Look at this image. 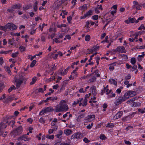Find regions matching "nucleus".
Here are the masks:
<instances>
[{
	"mask_svg": "<svg viewBox=\"0 0 145 145\" xmlns=\"http://www.w3.org/2000/svg\"><path fill=\"white\" fill-rule=\"evenodd\" d=\"M142 29H145V27L142 24L141 26L138 28V29L140 30Z\"/></svg>",
	"mask_w": 145,
	"mask_h": 145,
	"instance_id": "69168bd1",
	"label": "nucleus"
},
{
	"mask_svg": "<svg viewBox=\"0 0 145 145\" xmlns=\"http://www.w3.org/2000/svg\"><path fill=\"white\" fill-rule=\"evenodd\" d=\"M14 11V9H13L12 7H11L10 8L8 9L7 10V11L10 13H13Z\"/></svg>",
	"mask_w": 145,
	"mask_h": 145,
	"instance_id": "c03bdc74",
	"label": "nucleus"
},
{
	"mask_svg": "<svg viewBox=\"0 0 145 145\" xmlns=\"http://www.w3.org/2000/svg\"><path fill=\"white\" fill-rule=\"evenodd\" d=\"M5 87L4 84L3 83H0V92L2 91L3 89Z\"/></svg>",
	"mask_w": 145,
	"mask_h": 145,
	"instance_id": "4c0bfd02",
	"label": "nucleus"
},
{
	"mask_svg": "<svg viewBox=\"0 0 145 145\" xmlns=\"http://www.w3.org/2000/svg\"><path fill=\"white\" fill-rule=\"evenodd\" d=\"M0 29L1 30H3L6 31L7 29L6 25L4 26H0Z\"/></svg>",
	"mask_w": 145,
	"mask_h": 145,
	"instance_id": "f704fd0d",
	"label": "nucleus"
},
{
	"mask_svg": "<svg viewBox=\"0 0 145 145\" xmlns=\"http://www.w3.org/2000/svg\"><path fill=\"white\" fill-rule=\"evenodd\" d=\"M106 126L108 128H112L114 127V125L113 123H109L107 124Z\"/></svg>",
	"mask_w": 145,
	"mask_h": 145,
	"instance_id": "bb28decb",
	"label": "nucleus"
},
{
	"mask_svg": "<svg viewBox=\"0 0 145 145\" xmlns=\"http://www.w3.org/2000/svg\"><path fill=\"white\" fill-rule=\"evenodd\" d=\"M123 115V112L122 111L119 112H118L116 115V118H120Z\"/></svg>",
	"mask_w": 145,
	"mask_h": 145,
	"instance_id": "4be33fe9",
	"label": "nucleus"
},
{
	"mask_svg": "<svg viewBox=\"0 0 145 145\" xmlns=\"http://www.w3.org/2000/svg\"><path fill=\"white\" fill-rule=\"evenodd\" d=\"M116 50L117 52L120 53H125L126 50L124 47L122 46H119L116 48Z\"/></svg>",
	"mask_w": 145,
	"mask_h": 145,
	"instance_id": "9d476101",
	"label": "nucleus"
},
{
	"mask_svg": "<svg viewBox=\"0 0 145 145\" xmlns=\"http://www.w3.org/2000/svg\"><path fill=\"white\" fill-rule=\"evenodd\" d=\"M14 99L13 97L10 96L7 98V100L8 101H11Z\"/></svg>",
	"mask_w": 145,
	"mask_h": 145,
	"instance_id": "6e6d98bb",
	"label": "nucleus"
},
{
	"mask_svg": "<svg viewBox=\"0 0 145 145\" xmlns=\"http://www.w3.org/2000/svg\"><path fill=\"white\" fill-rule=\"evenodd\" d=\"M83 100V98H82L81 99L80 98H79V99H77L76 101H74L73 104L72 106H74L76 105H77L80 102H81Z\"/></svg>",
	"mask_w": 145,
	"mask_h": 145,
	"instance_id": "6ab92c4d",
	"label": "nucleus"
},
{
	"mask_svg": "<svg viewBox=\"0 0 145 145\" xmlns=\"http://www.w3.org/2000/svg\"><path fill=\"white\" fill-rule=\"evenodd\" d=\"M92 14V12L91 10H89L88 12L84 14L83 16H81V19H84L87 17L90 16Z\"/></svg>",
	"mask_w": 145,
	"mask_h": 145,
	"instance_id": "f8f14e48",
	"label": "nucleus"
},
{
	"mask_svg": "<svg viewBox=\"0 0 145 145\" xmlns=\"http://www.w3.org/2000/svg\"><path fill=\"white\" fill-rule=\"evenodd\" d=\"M54 137V135H47L46 136V138L50 139H53Z\"/></svg>",
	"mask_w": 145,
	"mask_h": 145,
	"instance_id": "58836bf2",
	"label": "nucleus"
},
{
	"mask_svg": "<svg viewBox=\"0 0 145 145\" xmlns=\"http://www.w3.org/2000/svg\"><path fill=\"white\" fill-rule=\"evenodd\" d=\"M48 100L52 101H54V100H56L57 99V98L56 97H48Z\"/></svg>",
	"mask_w": 145,
	"mask_h": 145,
	"instance_id": "473e14b6",
	"label": "nucleus"
},
{
	"mask_svg": "<svg viewBox=\"0 0 145 145\" xmlns=\"http://www.w3.org/2000/svg\"><path fill=\"white\" fill-rule=\"evenodd\" d=\"M99 46H95V47H93L92 48L94 52H96L99 49Z\"/></svg>",
	"mask_w": 145,
	"mask_h": 145,
	"instance_id": "09e8293b",
	"label": "nucleus"
},
{
	"mask_svg": "<svg viewBox=\"0 0 145 145\" xmlns=\"http://www.w3.org/2000/svg\"><path fill=\"white\" fill-rule=\"evenodd\" d=\"M90 89L91 90L92 94L94 96L96 95L97 94V92L95 87L93 86H92L90 88Z\"/></svg>",
	"mask_w": 145,
	"mask_h": 145,
	"instance_id": "4468645a",
	"label": "nucleus"
},
{
	"mask_svg": "<svg viewBox=\"0 0 145 145\" xmlns=\"http://www.w3.org/2000/svg\"><path fill=\"white\" fill-rule=\"evenodd\" d=\"M96 80V77L95 76H93L91 77L88 80V82L91 83L95 82Z\"/></svg>",
	"mask_w": 145,
	"mask_h": 145,
	"instance_id": "a211bd4d",
	"label": "nucleus"
},
{
	"mask_svg": "<svg viewBox=\"0 0 145 145\" xmlns=\"http://www.w3.org/2000/svg\"><path fill=\"white\" fill-rule=\"evenodd\" d=\"M18 54V52L14 53H13L12 54V57L13 58L17 56Z\"/></svg>",
	"mask_w": 145,
	"mask_h": 145,
	"instance_id": "79ce46f5",
	"label": "nucleus"
},
{
	"mask_svg": "<svg viewBox=\"0 0 145 145\" xmlns=\"http://www.w3.org/2000/svg\"><path fill=\"white\" fill-rule=\"evenodd\" d=\"M68 105L66 104L65 100H62L59 103V105L56 107L55 110L56 112L66 111L68 109Z\"/></svg>",
	"mask_w": 145,
	"mask_h": 145,
	"instance_id": "f257e3e1",
	"label": "nucleus"
},
{
	"mask_svg": "<svg viewBox=\"0 0 145 145\" xmlns=\"http://www.w3.org/2000/svg\"><path fill=\"white\" fill-rule=\"evenodd\" d=\"M140 103L138 102H134L132 105V106L134 107H138L140 106Z\"/></svg>",
	"mask_w": 145,
	"mask_h": 145,
	"instance_id": "412c9836",
	"label": "nucleus"
},
{
	"mask_svg": "<svg viewBox=\"0 0 145 145\" xmlns=\"http://www.w3.org/2000/svg\"><path fill=\"white\" fill-rule=\"evenodd\" d=\"M131 63L133 65H134L136 63V59L135 58H132L131 59Z\"/></svg>",
	"mask_w": 145,
	"mask_h": 145,
	"instance_id": "a19ab883",
	"label": "nucleus"
},
{
	"mask_svg": "<svg viewBox=\"0 0 145 145\" xmlns=\"http://www.w3.org/2000/svg\"><path fill=\"white\" fill-rule=\"evenodd\" d=\"M66 25L65 24H62L61 25H57V27L59 28H61L62 27H66Z\"/></svg>",
	"mask_w": 145,
	"mask_h": 145,
	"instance_id": "13d9d810",
	"label": "nucleus"
},
{
	"mask_svg": "<svg viewBox=\"0 0 145 145\" xmlns=\"http://www.w3.org/2000/svg\"><path fill=\"white\" fill-rule=\"evenodd\" d=\"M87 9V7L86 4H84L81 7V9L84 11L86 10Z\"/></svg>",
	"mask_w": 145,
	"mask_h": 145,
	"instance_id": "72a5a7b5",
	"label": "nucleus"
},
{
	"mask_svg": "<svg viewBox=\"0 0 145 145\" xmlns=\"http://www.w3.org/2000/svg\"><path fill=\"white\" fill-rule=\"evenodd\" d=\"M130 23H133L135 22V18H129Z\"/></svg>",
	"mask_w": 145,
	"mask_h": 145,
	"instance_id": "774afa93",
	"label": "nucleus"
},
{
	"mask_svg": "<svg viewBox=\"0 0 145 145\" xmlns=\"http://www.w3.org/2000/svg\"><path fill=\"white\" fill-rule=\"evenodd\" d=\"M83 137V135L80 132L75 133L72 135L71 137V139L78 140Z\"/></svg>",
	"mask_w": 145,
	"mask_h": 145,
	"instance_id": "f03ea898",
	"label": "nucleus"
},
{
	"mask_svg": "<svg viewBox=\"0 0 145 145\" xmlns=\"http://www.w3.org/2000/svg\"><path fill=\"white\" fill-rule=\"evenodd\" d=\"M83 141L87 143H88L90 142V141L86 137L84 138L83 139Z\"/></svg>",
	"mask_w": 145,
	"mask_h": 145,
	"instance_id": "e2e57ef3",
	"label": "nucleus"
},
{
	"mask_svg": "<svg viewBox=\"0 0 145 145\" xmlns=\"http://www.w3.org/2000/svg\"><path fill=\"white\" fill-rule=\"evenodd\" d=\"M111 94H112L111 96L110 95H108V98H110L112 97H114L116 95L115 93H113V92H112L111 93Z\"/></svg>",
	"mask_w": 145,
	"mask_h": 145,
	"instance_id": "49530a36",
	"label": "nucleus"
},
{
	"mask_svg": "<svg viewBox=\"0 0 145 145\" xmlns=\"http://www.w3.org/2000/svg\"><path fill=\"white\" fill-rule=\"evenodd\" d=\"M16 89V88L15 86L14 85H12V86L10 87V88L8 89V92L10 93L11 91L13 90H15Z\"/></svg>",
	"mask_w": 145,
	"mask_h": 145,
	"instance_id": "7c9ffc66",
	"label": "nucleus"
},
{
	"mask_svg": "<svg viewBox=\"0 0 145 145\" xmlns=\"http://www.w3.org/2000/svg\"><path fill=\"white\" fill-rule=\"evenodd\" d=\"M19 48L21 51H24L25 50V47L22 46H20Z\"/></svg>",
	"mask_w": 145,
	"mask_h": 145,
	"instance_id": "5fc2aeb1",
	"label": "nucleus"
},
{
	"mask_svg": "<svg viewBox=\"0 0 145 145\" xmlns=\"http://www.w3.org/2000/svg\"><path fill=\"white\" fill-rule=\"evenodd\" d=\"M94 56V54L92 55L90 57V59L89 60V65H93V62H91V61L92 59V57Z\"/></svg>",
	"mask_w": 145,
	"mask_h": 145,
	"instance_id": "c9c22d12",
	"label": "nucleus"
},
{
	"mask_svg": "<svg viewBox=\"0 0 145 145\" xmlns=\"http://www.w3.org/2000/svg\"><path fill=\"white\" fill-rule=\"evenodd\" d=\"M22 128L21 126H19L15 130H14L12 133L15 136L18 135L22 133Z\"/></svg>",
	"mask_w": 145,
	"mask_h": 145,
	"instance_id": "39448f33",
	"label": "nucleus"
},
{
	"mask_svg": "<svg viewBox=\"0 0 145 145\" xmlns=\"http://www.w3.org/2000/svg\"><path fill=\"white\" fill-rule=\"evenodd\" d=\"M93 73H92L91 74H89L87 76H84L83 77H82L80 78V79L81 80H82L83 79H87L88 78V77L91 76L93 74Z\"/></svg>",
	"mask_w": 145,
	"mask_h": 145,
	"instance_id": "c756f323",
	"label": "nucleus"
},
{
	"mask_svg": "<svg viewBox=\"0 0 145 145\" xmlns=\"http://www.w3.org/2000/svg\"><path fill=\"white\" fill-rule=\"evenodd\" d=\"M54 110L51 107H47L43 109L39 113V115H42L44 113L52 112Z\"/></svg>",
	"mask_w": 145,
	"mask_h": 145,
	"instance_id": "423d86ee",
	"label": "nucleus"
},
{
	"mask_svg": "<svg viewBox=\"0 0 145 145\" xmlns=\"http://www.w3.org/2000/svg\"><path fill=\"white\" fill-rule=\"evenodd\" d=\"M121 56L122 58H123L125 60H127L128 59V57L127 55L123 54L121 55Z\"/></svg>",
	"mask_w": 145,
	"mask_h": 145,
	"instance_id": "680f3d73",
	"label": "nucleus"
},
{
	"mask_svg": "<svg viewBox=\"0 0 145 145\" xmlns=\"http://www.w3.org/2000/svg\"><path fill=\"white\" fill-rule=\"evenodd\" d=\"M67 69H65L63 72H60V74L62 75H64L67 73Z\"/></svg>",
	"mask_w": 145,
	"mask_h": 145,
	"instance_id": "a18cd8bd",
	"label": "nucleus"
},
{
	"mask_svg": "<svg viewBox=\"0 0 145 145\" xmlns=\"http://www.w3.org/2000/svg\"><path fill=\"white\" fill-rule=\"evenodd\" d=\"M71 74L73 76V78H74L76 77L77 76V73L76 72V70H74L71 73Z\"/></svg>",
	"mask_w": 145,
	"mask_h": 145,
	"instance_id": "5701e85b",
	"label": "nucleus"
},
{
	"mask_svg": "<svg viewBox=\"0 0 145 145\" xmlns=\"http://www.w3.org/2000/svg\"><path fill=\"white\" fill-rule=\"evenodd\" d=\"M13 9L14 10L16 9H20L22 7V5L20 3L15 4L13 5L12 6Z\"/></svg>",
	"mask_w": 145,
	"mask_h": 145,
	"instance_id": "2eb2a0df",
	"label": "nucleus"
},
{
	"mask_svg": "<svg viewBox=\"0 0 145 145\" xmlns=\"http://www.w3.org/2000/svg\"><path fill=\"white\" fill-rule=\"evenodd\" d=\"M125 101V99L123 96H119L117 97L116 101L114 102V103L116 105L118 106Z\"/></svg>",
	"mask_w": 145,
	"mask_h": 145,
	"instance_id": "7ed1b4c3",
	"label": "nucleus"
},
{
	"mask_svg": "<svg viewBox=\"0 0 145 145\" xmlns=\"http://www.w3.org/2000/svg\"><path fill=\"white\" fill-rule=\"evenodd\" d=\"M36 80L37 79L36 77L34 76L33 77L32 79V81L30 83V84L32 85L34 84Z\"/></svg>",
	"mask_w": 145,
	"mask_h": 145,
	"instance_id": "2f4dec72",
	"label": "nucleus"
},
{
	"mask_svg": "<svg viewBox=\"0 0 145 145\" xmlns=\"http://www.w3.org/2000/svg\"><path fill=\"white\" fill-rule=\"evenodd\" d=\"M89 21H87L86 22V25L85 26L86 27L87 29H88L89 28Z\"/></svg>",
	"mask_w": 145,
	"mask_h": 145,
	"instance_id": "603ef678",
	"label": "nucleus"
},
{
	"mask_svg": "<svg viewBox=\"0 0 145 145\" xmlns=\"http://www.w3.org/2000/svg\"><path fill=\"white\" fill-rule=\"evenodd\" d=\"M84 115L83 114H82L78 116L77 118L76 119L77 121H80V120L81 118H84Z\"/></svg>",
	"mask_w": 145,
	"mask_h": 145,
	"instance_id": "c85d7f7f",
	"label": "nucleus"
},
{
	"mask_svg": "<svg viewBox=\"0 0 145 145\" xmlns=\"http://www.w3.org/2000/svg\"><path fill=\"white\" fill-rule=\"evenodd\" d=\"M131 75L130 74H128L127 76H125V80H128L131 78Z\"/></svg>",
	"mask_w": 145,
	"mask_h": 145,
	"instance_id": "338daca9",
	"label": "nucleus"
},
{
	"mask_svg": "<svg viewBox=\"0 0 145 145\" xmlns=\"http://www.w3.org/2000/svg\"><path fill=\"white\" fill-rule=\"evenodd\" d=\"M90 39V36L89 35H87L85 37V40L86 41H89Z\"/></svg>",
	"mask_w": 145,
	"mask_h": 145,
	"instance_id": "e433bc0d",
	"label": "nucleus"
},
{
	"mask_svg": "<svg viewBox=\"0 0 145 145\" xmlns=\"http://www.w3.org/2000/svg\"><path fill=\"white\" fill-rule=\"evenodd\" d=\"M12 51V50H9L7 51H0V54H8L10 53H11Z\"/></svg>",
	"mask_w": 145,
	"mask_h": 145,
	"instance_id": "f3484780",
	"label": "nucleus"
},
{
	"mask_svg": "<svg viewBox=\"0 0 145 145\" xmlns=\"http://www.w3.org/2000/svg\"><path fill=\"white\" fill-rule=\"evenodd\" d=\"M6 27H7V29H9L10 30H13L16 29L17 28V27L14 24L8 23L6 25Z\"/></svg>",
	"mask_w": 145,
	"mask_h": 145,
	"instance_id": "6e6552de",
	"label": "nucleus"
},
{
	"mask_svg": "<svg viewBox=\"0 0 145 145\" xmlns=\"http://www.w3.org/2000/svg\"><path fill=\"white\" fill-rule=\"evenodd\" d=\"M98 16L97 15H95L92 16V19L94 20H97L98 19Z\"/></svg>",
	"mask_w": 145,
	"mask_h": 145,
	"instance_id": "4d7b16f0",
	"label": "nucleus"
},
{
	"mask_svg": "<svg viewBox=\"0 0 145 145\" xmlns=\"http://www.w3.org/2000/svg\"><path fill=\"white\" fill-rule=\"evenodd\" d=\"M130 91V94H131L132 95V97L133 96L135 95H136V92L133 91Z\"/></svg>",
	"mask_w": 145,
	"mask_h": 145,
	"instance_id": "864d4df0",
	"label": "nucleus"
},
{
	"mask_svg": "<svg viewBox=\"0 0 145 145\" xmlns=\"http://www.w3.org/2000/svg\"><path fill=\"white\" fill-rule=\"evenodd\" d=\"M18 140L19 141L24 140V141H27L29 140L30 138L28 137L26 135H24L21 136L18 138Z\"/></svg>",
	"mask_w": 145,
	"mask_h": 145,
	"instance_id": "9b49d317",
	"label": "nucleus"
},
{
	"mask_svg": "<svg viewBox=\"0 0 145 145\" xmlns=\"http://www.w3.org/2000/svg\"><path fill=\"white\" fill-rule=\"evenodd\" d=\"M87 100L86 99H84V103L82 105L83 106H86L87 104Z\"/></svg>",
	"mask_w": 145,
	"mask_h": 145,
	"instance_id": "37998d69",
	"label": "nucleus"
},
{
	"mask_svg": "<svg viewBox=\"0 0 145 145\" xmlns=\"http://www.w3.org/2000/svg\"><path fill=\"white\" fill-rule=\"evenodd\" d=\"M14 80L16 83V88L17 89H18L22 83L24 79L22 78H20L17 79L16 77H15Z\"/></svg>",
	"mask_w": 145,
	"mask_h": 145,
	"instance_id": "20e7f679",
	"label": "nucleus"
},
{
	"mask_svg": "<svg viewBox=\"0 0 145 145\" xmlns=\"http://www.w3.org/2000/svg\"><path fill=\"white\" fill-rule=\"evenodd\" d=\"M123 97L125 98L126 100V99H129L131 97H132V95L131 94V95L130 94V91H129L126 92Z\"/></svg>",
	"mask_w": 145,
	"mask_h": 145,
	"instance_id": "ddd939ff",
	"label": "nucleus"
},
{
	"mask_svg": "<svg viewBox=\"0 0 145 145\" xmlns=\"http://www.w3.org/2000/svg\"><path fill=\"white\" fill-rule=\"evenodd\" d=\"M53 128L52 129H50L48 131L49 134H50L53 133L54 131H56L57 130V126H55V127H53Z\"/></svg>",
	"mask_w": 145,
	"mask_h": 145,
	"instance_id": "aec40b11",
	"label": "nucleus"
},
{
	"mask_svg": "<svg viewBox=\"0 0 145 145\" xmlns=\"http://www.w3.org/2000/svg\"><path fill=\"white\" fill-rule=\"evenodd\" d=\"M38 2L37 1H36L33 5V9L34 11L36 12L37 10V5Z\"/></svg>",
	"mask_w": 145,
	"mask_h": 145,
	"instance_id": "393cba45",
	"label": "nucleus"
},
{
	"mask_svg": "<svg viewBox=\"0 0 145 145\" xmlns=\"http://www.w3.org/2000/svg\"><path fill=\"white\" fill-rule=\"evenodd\" d=\"M5 69L6 71L9 74L10 73V72H11V71L10 70V68L9 67H6Z\"/></svg>",
	"mask_w": 145,
	"mask_h": 145,
	"instance_id": "3c124183",
	"label": "nucleus"
},
{
	"mask_svg": "<svg viewBox=\"0 0 145 145\" xmlns=\"http://www.w3.org/2000/svg\"><path fill=\"white\" fill-rule=\"evenodd\" d=\"M32 7V5L31 4L27 5L23 7V9L24 10H26Z\"/></svg>",
	"mask_w": 145,
	"mask_h": 145,
	"instance_id": "a878e982",
	"label": "nucleus"
},
{
	"mask_svg": "<svg viewBox=\"0 0 145 145\" xmlns=\"http://www.w3.org/2000/svg\"><path fill=\"white\" fill-rule=\"evenodd\" d=\"M36 60H33L31 63L30 66L31 67H33L34 65H35V64H36Z\"/></svg>",
	"mask_w": 145,
	"mask_h": 145,
	"instance_id": "ea45409f",
	"label": "nucleus"
},
{
	"mask_svg": "<svg viewBox=\"0 0 145 145\" xmlns=\"http://www.w3.org/2000/svg\"><path fill=\"white\" fill-rule=\"evenodd\" d=\"M109 82L111 84H113L115 85H117V82L116 81H115V80L113 79H111L109 80Z\"/></svg>",
	"mask_w": 145,
	"mask_h": 145,
	"instance_id": "b1692460",
	"label": "nucleus"
},
{
	"mask_svg": "<svg viewBox=\"0 0 145 145\" xmlns=\"http://www.w3.org/2000/svg\"><path fill=\"white\" fill-rule=\"evenodd\" d=\"M133 3L134 5L133 6V8H135L137 10H140L141 9L142 6L141 4H139L138 2L136 1H133Z\"/></svg>",
	"mask_w": 145,
	"mask_h": 145,
	"instance_id": "0eeeda50",
	"label": "nucleus"
},
{
	"mask_svg": "<svg viewBox=\"0 0 145 145\" xmlns=\"http://www.w3.org/2000/svg\"><path fill=\"white\" fill-rule=\"evenodd\" d=\"M72 18L71 16H69L67 17V21L69 23H70L71 21L72 20Z\"/></svg>",
	"mask_w": 145,
	"mask_h": 145,
	"instance_id": "052dcab7",
	"label": "nucleus"
},
{
	"mask_svg": "<svg viewBox=\"0 0 145 145\" xmlns=\"http://www.w3.org/2000/svg\"><path fill=\"white\" fill-rule=\"evenodd\" d=\"M63 134V131H62L60 130L59 131V133L56 135V136L57 138H61V136Z\"/></svg>",
	"mask_w": 145,
	"mask_h": 145,
	"instance_id": "cd10ccee",
	"label": "nucleus"
},
{
	"mask_svg": "<svg viewBox=\"0 0 145 145\" xmlns=\"http://www.w3.org/2000/svg\"><path fill=\"white\" fill-rule=\"evenodd\" d=\"M93 123L92 122L90 124H89L86 127L87 129H90L93 126Z\"/></svg>",
	"mask_w": 145,
	"mask_h": 145,
	"instance_id": "de8ad7c7",
	"label": "nucleus"
},
{
	"mask_svg": "<svg viewBox=\"0 0 145 145\" xmlns=\"http://www.w3.org/2000/svg\"><path fill=\"white\" fill-rule=\"evenodd\" d=\"M101 139L105 140L106 137L104 135H101L99 137Z\"/></svg>",
	"mask_w": 145,
	"mask_h": 145,
	"instance_id": "bf43d9fd",
	"label": "nucleus"
},
{
	"mask_svg": "<svg viewBox=\"0 0 145 145\" xmlns=\"http://www.w3.org/2000/svg\"><path fill=\"white\" fill-rule=\"evenodd\" d=\"M64 133L67 136H68L72 133V131L70 129H66L64 130Z\"/></svg>",
	"mask_w": 145,
	"mask_h": 145,
	"instance_id": "dca6fc26",
	"label": "nucleus"
},
{
	"mask_svg": "<svg viewBox=\"0 0 145 145\" xmlns=\"http://www.w3.org/2000/svg\"><path fill=\"white\" fill-rule=\"evenodd\" d=\"M95 116L94 115H89L86 117L84 119L85 120L88 122H90L95 119Z\"/></svg>",
	"mask_w": 145,
	"mask_h": 145,
	"instance_id": "1a4fd4ad",
	"label": "nucleus"
},
{
	"mask_svg": "<svg viewBox=\"0 0 145 145\" xmlns=\"http://www.w3.org/2000/svg\"><path fill=\"white\" fill-rule=\"evenodd\" d=\"M4 124L3 122L0 123V132H1V129L3 128Z\"/></svg>",
	"mask_w": 145,
	"mask_h": 145,
	"instance_id": "8fccbe9b",
	"label": "nucleus"
},
{
	"mask_svg": "<svg viewBox=\"0 0 145 145\" xmlns=\"http://www.w3.org/2000/svg\"><path fill=\"white\" fill-rule=\"evenodd\" d=\"M64 1H59L58 2L59 4H57L56 6L57 7H59L61 4L63 3Z\"/></svg>",
	"mask_w": 145,
	"mask_h": 145,
	"instance_id": "0e129e2a",
	"label": "nucleus"
}]
</instances>
